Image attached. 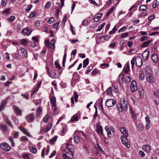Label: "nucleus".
Wrapping results in <instances>:
<instances>
[{"mask_svg": "<svg viewBox=\"0 0 159 159\" xmlns=\"http://www.w3.org/2000/svg\"><path fill=\"white\" fill-rule=\"evenodd\" d=\"M128 103L124 98L121 99L120 103L117 104L118 110L120 112H123L127 110Z\"/></svg>", "mask_w": 159, "mask_h": 159, "instance_id": "obj_1", "label": "nucleus"}, {"mask_svg": "<svg viewBox=\"0 0 159 159\" xmlns=\"http://www.w3.org/2000/svg\"><path fill=\"white\" fill-rule=\"evenodd\" d=\"M135 61L136 65L138 66H140L142 65L143 61L142 58L140 57L137 56L136 58L134 57L131 61L132 68L134 67Z\"/></svg>", "mask_w": 159, "mask_h": 159, "instance_id": "obj_2", "label": "nucleus"}, {"mask_svg": "<svg viewBox=\"0 0 159 159\" xmlns=\"http://www.w3.org/2000/svg\"><path fill=\"white\" fill-rule=\"evenodd\" d=\"M127 137H125L123 135H121L120 138L123 144L126 148H129L130 147V144L127 139Z\"/></svg>", "mask_w": 159, "mask_h": 159, "instance_id": "obj_3", "label": "nucleus"}, {"mask_svg": "<svg viewBox=\"0 0 159 159\" xmlns=\"http://www.w3.org/2000/svg\"><path fill=\"white\" fill-rule=\"evenodd\" d=\"M63 151L66 152L64 153L63 154L64 159H73V156L72 151H67L66 150H64Z\"/></svg>", "mask_w": 159, "mask_h": 159, "instance_id": "obj_4", "label": "nucleus"}, {"mask_svg": "<svg viewBox=\"0 0 159 159\" xmlns=\"http://www.w3.org/2000/svg\"><path fill=\"white\" fill-rule=\"evenodd\" d=\"M0 148L4 151L8 152L10 151L11 149L10 146L5 142H3L0 144Z\"/></svg>", "mask_w": 159, "mask_h": 159, "instance_id": "obj_5", "label": "nucleus"}, {"mask_svg": "<svg viewBox=\"0 0 159 159\" xmlns=\"http://www.w3.org/2000/svg\"><path fill=\"white\" fill-rule=\"evenodd\" d=\"M116 104V102L113 99H107L106 102V105L108 107H111Z\"/></svg>", "mask_w": 159, "mask_h": 159, "instance_id": "obj_6", "label": "nucleus"}, {"mask_svg": "<svg viewBox=\"0 0 159 159\" xmlns=\"http://www.w3.org/2000/svg\"><path fill=\"white\" fill-rule=\"evenodd\" d=\"M25 119L29 123L32 122L34 120V114L32 113L28 115L25 117Z\"/></svg>", "mask_w": 159, "mask_h": 159, "instance_id": "obj_7", "label": "nucleus"}, {"mask_svg": "<svg viewBox=\"0 0 159 159\" xmlns=\"http://www.w3.org/2000/svg\"><path fill=\"white\" fill-rule=\"evenodd\" d=\"M46 69L47 72L49 76L52 78L55 79L56 78V73L54 71H51L50 72H49V69L47 66L46 67Z\"/></svg>", "mask_w": 159, "mask_h": 159, "instance_id": "obj_8", "label": "nucleus"}, {"mask_svg": "<svg viewBox=\"0 0 159 159\" xmlns=\"http://www.w3.org/2000/svg\"><path fill=\"white\" fill-rule=\"evenodd\" d=\"M31 30L27 27L22 31V33L24 35L29 36L31 34Z\"/></svg>", "mask_w": 159, "mask_h": 159, "instance_id": "obj_9", "label": "nucleus"}, {"mask_svg": "<svg viewBox=\"0 0 159 159\" xmlns=\"http://www.w3.org/2000/svg\"><path fill=\"white\" fill-rule=\"evenodd\" d=\"M131 89L133 92H136L138 88L136 85V82L134 81H132L130 85Z\"/></svg>", "mask_w": 159, "mask_h": 159, "instance_id": "obj_10", "label": "nucleus"}, {"mask_svg": "<svg viewBox=\"0 0 159 159\" xmlns=\"http://www.w3.org/2000/svg\"><path fill=\"white\" fill-rule=\"evenodd\" d=\"M120 131L124 135V136L125 137H128V131L125 127H121L120 128Z\"/></svg>", "mask_w": 159, "mask_h": 159, "instance_id": "obj_11", "label": "nucleus"}, {"mask_svg": "<svg viewBox=\"0 0 159 159\" xmlns=\"http://www.w3.org/2000/svg\"><path fill=\"white\" fill-rule=\"evenodd\" d=\"M80 79V76L76 72L74 73L73 74L72 80L71 82H73L74 81H78Z\"/></svg>", "mask_w": 159, "mask_h": 159, "instance_id": "obj_12", "label": "nucleus"}, {"mask_svg": "<svg viewBox=\"0 0 159 159\" xmlns=\"http://www.w3.org/2000/svg\"><path fill=\"white\" fill-rule=\"evenodd\" d=\"M96 131L98 134H101L102 135H103L102 132V129L101 125L99 123H97L96 125Z\"/></svg>", "mask_w": 159, "mask_h": 159, "instance_id": "obj_13", "label": "nucleus"}, {"mask_svg": "<svg viewBox=\"0 0 159 159\" xmlns=\"http://www.w3.org/2000/svg\"><path fill=\"white\" fill-rule=\"evenodd\" d=\"M150 52L148 50H145L142 54V57L143 60L147 61Z\"/></svg>", "mask_w": 159, "mask_h": 159, "instance_id": "obj_14", "label": "nucleus"}, {"mask_svg": "<svg viewBox=\"0 0 159 159\" xmlns=\"http://www.w3.org/2000/svg\"><path fill=\"white\" fill-rule=\"evenodd\" d=\"M103 14L102 13H100L97 14L93 18V20L95 22H98L101 20Z\"/></svg>", "mask_w": 159, "mask_h": 159, "instance_id": "obj_15", "label": "nucleus"}, {"mask_svg": "<svg viewBox=\"0 0 159 159\" xmlns=\"http://www.w3.org/2000/svg\"><path fill=\"white\" fill-rule=\"evenodd\" d=\"M19 129L25 135H26L28 137L30 136V134L27 132L26 130L23 127L20 126L19 127Z\"/></svg>", "mask_w": 159, "mask_h": 159, "instance_id": "obj_16", "label": "nucleus"}, {"mask_svg": "<svg viewBox=\"0 0 159 159\" xmlns=\"http://www.w3.org/2000/svg\"><path fill=\"white\" fill-rule=\"evenodd\" d=\"M143 150L146 152H149L150 150V147L149 145H144L142 146Z\"/></svg>", "mask_w": 159, "mask_h": 159, "instance_id": "obj_17", "label": "nucleus"}, {"mask_svg": "<svg viewBox=\"0 0 159 159\" xmlns=\"http://www.w3.org/2000/svg\"><path fill=\"white\" fill-rule=\"evenodd\" d=\"M79 120L78 115L75 114L71 117V119L70 120V121L71 122H74L78 121Z\"/></svg>", "mask_w": 159, "mask_h": 159, "instance_id": "obj_18", "label": "nucleus"}, {"mask_svg": "<svg viewBox=\"0 0 159 159\" xmlns=\"http://www.w3.org/2000/svg\"><path fill=\"white\" fill-rule=\"evenodd\" d=\"M151 58L152 61L156 63H157L158 62V57L157 54L155 53L153 54L151 57Z\"/></svg>", "mask_w": 159, "mask_h": 159, "instance_id": "obj_19", "label": "nucleus"}, {"mask_svg": "<svg viewBox=\"0 0 159 159\" xmlns=\"http://www.w3.org/2000/svg\"><path fill=\"white\" fill-rule=\"evenodd\" d=\"M15 112L18 115H21L22 114V112L20 109L18 107L14 106L13 107Z\"/></svg>", "mask_w": 159, "mask_h": 159, "instance_id": "obj_20", "label": "nucleus"}, {"mask_svg": "<svg viewBox=\"0 0 159 159\" xmlns=\"http://www.w3.org/2000/svg\"><path fill=\"white\" fill-rule=\"evenodd\" d=\"M56 41L55 39H53L48 47L52 49H54L55 48V43Z\"/></svg>", "mask_w": 159, "mask_h": 159, "instance_id": "obj_21", "label": "nucleus"}, {"mask_svg": "<svg viewBox=\"0 0 159 159\" xmlns=\"http://www.w3.org/2000/svg\"><path fill=\"white\" fill-rule=\"evenodd\" d=\"M7 102V100H4L2 102V103L0 106V111L5 107V105Z\"/></svg>", "mask_w": 159, "mask_h": 159, "instance_id": "obj_22", "label": "nucleus"}, {"mask_svg": "<svg viewBox=\"0 0 159 159\" xmlns=\"http://www.w3.org/2000/svg\"><path fill=\"white\" fill-rule=\"evenodd\" d=\"M152 40H149L147 41H146L143 43L141 46L142 48L147 47L148 45L151 42Z\"/></svg>", "mask_w": 159, "mask_h": 159, "instance_id": "obj_23", "label": "nucleus"}, {"mask_svg": "<svg viewBox=\"0 0 159 159\" xmlns=\"http://www.w3.org/2000/svg\"><path fill=\"white\" fill-rule=\"evenodd\" d=\"M51 103L52 104L53 106L55 107L56 106V98L54 97H52L50 99Z\"/></svg>", "mask_w": 159, "mask_h": 159, "instance_id": "obj_24", "label": "nucleus"}, {"mask_svg": "<svg viewBox=\"0 0 159 159\" xmlns=\"http://www.w3.org/2000/svg\"><path fill=\"white\" fill-rule=\"evenodd\" d=\"M0 127L3 132H5L7 131V125L1 124L0 125Z\"/></svg>", "mask_w": 159, "mask_h": 159, "instance_id": "obj_25", "label": "nucleus"}, {"mask_svg": "<svg viewBox=\"0 0 159 159\" xmlns=\"http://www.w3.org/2000/svg\"><path fill=\"white\" fill-rule=\"evenodd\" d=\"M114 88V87H109L107 91V94L109 95H111L112 90Z\"/></svg>", "mask_w": 159, "mask_h": 159, "instance_id": "obj_26", "label": "nucleus"}, {"mask_svg": "<svg viewBox=\"0 0 159 159\" xmlns=\"http://www.w3.org/2000/svg\"><path fill=\"white\" fill-rule=\"evenodd\" d=\"M52 126V124L51 123L47 125L46 128L44 129L45 132H46L51 129Z\"/></svg>", "mask_w": 159, "mask_h": 159, "instance_id": "obj_27", "label": "nucleus"}, {"mask_svg": "<svg viewBox=\"0 0 159 159\" xmlns=\"http://www.w3.org/2000/svg\"><path fill=\"white\" fill-rule=\"evenodd\" d=\"M42 108L41 107H38L36 110V114L37 116H39L41 114L42 112Z\"/></svg>", "mask_w": 159, "mask_h": 159, "instance_id": "obj_28", "label": "nucleus"}, {"mask_svg": "<svg viewBox=\"0 0 159 159\" xmlns=\"http://www.w3.org/2000/svg\"><path fill=\"white\" fill-rule=\"evenodd\" d=\"M123 71L125 73L127 74L130 71L129 66V64H127L125 68H124Z\"/></svg>", "mask_w": 159, "mask_h": 159, "instance_id": "obj_29", "label": "nucleus"}, {"mask_svg": "<svg viewBox=\"0 0 159 159\" xmlns=\"http://www.w3.org/2000/svg\"><path fill=\"white\" fill-rule=\"evenodd\" d=\"M148 7L145 5H142L139 7V10L142 11H144L147 9Z\"/></svg>", "mask_w": 159, "mask_h": 159, "instance_id": "obj_30", "label": "nucleus"}, {"mask_svg": "<svg viewBox=\"0 0 159 159\" xmlns=\"http://www.w3.org/2000/svg\"><path fill=\"white\" fill-rule=\"evenodd\" d=\"M57 136H55L52 139L50 140V144H54V143L57 140Z\"/></svg>", "mask_w": 159, "mask_h": 159, "instance_id": "obj_31", "label": "nucleus"}, {"mask_svg": "<svg viewBox=\"0 0 159 159\" xmlns=\"http://www.w3.org/2000/svg\"><path fill=\"white\" fill-rule=\"evenodd\" d=\"M144 77V74L142 71H139V79L141 80H143Z\"/></svg>", "mask_w": 159, "mask_h": 159, "instance_id": "obj_32", "label": "nucleus"}, {"mask_svg": "<svg viewBox=\"0 0 159 159\" xmlns=\"http://www.w3.org/2000/svg\"><path fill=\"white\" fill-rule=\"evenodd\" d=\"M89 63V59L88 58H86L83 61V67L85 68L88 65Z\"/></svg>", "mask_w": 159, "mask_h": 159, "instance_id": "obj_33", "label": "nucleus"}, {"mask_svg": "<svg viewBox=\"0 0 159 159\" xmlns=\"http://www.w3.org/2000/svg\"><path fill=\"white\" fill-rule=\"evenodd\" d=\"M29 149L30 152L33 153H35L37 152V150L36 148L33 147H30Z\"/></svg>", "mask_w": 159, "mask_h": 159, "instance_id": "obj_34", "label": "nucleus"}, {"mask_svg": "<svg viewBox=\"0 0 159 159\" xmlns=\"http://www.w3.org/2000/svg\"><path fill=\"white\" fill-rule=\"evenodd\" d=\"M131 81V78L129 76L125 77L124 79V82L125 83H128L129 82Z\"/></svg>", "mask_w": 159, "mask_h": 159, "instance_id": "obj_35", "label": "nucleus"}, {"mask_svg": "<svg viewBox=\"0 0 159 159\" xmlns=\"http://www.w3.org/2000/svg\"><path fill=\"white\" fill-rule=\"evenodd\" d=\"M114 6H113L110 8L106 14L107 16H108L110 14H111L114 9Z\"/></svg>", "mask_w": 159, "mask_h": 159, "instance_id": "obj_36", "label": "nucleus"}, {"mask_svg": "<svg viewBox=\"0 0 159 159\" xmlns=\"http://www.w3.org/2000/svg\"><path fill=\"white\" fill-rule=\"evenodd\" d=\"M66 148L67 149H65V150H66V151H72L71 150L73 148V146L72 145L69 144H66Z\"/></svg>", "mask_w": 159, "mask_h": 159, "instance_id": "obj_37", "label": "nucleus"}, {"mask_svg": "<svg viewBox=\"0 0 159 159\" xmlns=\"http://www.w3.org/2000/svg\"><path fill=\"white\" fill-rule=\"evenodd\" d=\"M74 139L75 142L76 143H79L80 141V137L78 135H75L74 137Z\"/></svg>", "mask_w": 159, "mask_h": 159, "instance_id": "obj_38", "label": "nucleus"}, {"mask_svg": "<svg viewBox=\"0 0 159 159\" xmlns=\"http://www.w3.org/2000/svg\"><path fill=\"white\" fill-rule=\"evenodd\" d=\"M16 19V17L14 16H11L7 19V20L10 22H12L14 21Z\"/></svg>", "mask_w": 159, "mask_h": 159, "instance_id": "obj_39", "label": "nucleus"}, {"mask_svg": "<svg viewBox=\"0 0 159 159\" xmlns=\"http://www.w3.org/2000/svg\"><path fill=\"white\" fill-rule=\"evenodd\" d=\"M5 122L9 126H10L11 128L12 129H13V127L12 125L11 124V122L7 118L5 120Z\"/></svg>", "mask_w": 159, "mask_h": 159, "instance_id": "obj_40", "label": "nucleus"}, {"mask_svg": "<svg viewBox=\"0 0 159 159\" xmlns=\"http://www.w3.org/2000/svg\"><path fill=\"white\" fill-rule=\"evenodd\" d=\"M20 49L21 52L23 54L25 57H27V53L26 50L23 48H21Z\"/></svg>", "mask_w": 159, "mask_h": 159, "instance_id": "obj_41", "label": "nucleus"}, {"mask_svg": "<svg viewBox=\"0 0 159 159\" xmlns=\"http://www.w3.org/2000/svg\"><path fill=\"white\" fill-rule=\"evenodd\" d=\"M147 80L148 82L150 83H152L153 81L152 77L151 76H147Z\"/></svg>", "mask_w": 159, "mask_h": 159, "instance_id": "obj_42", "label": "nucleus"}, {"mask_svg": "<svg viewBox=\"0 0 159 159\" xmlns=\"http://www.w3.org/2000/svg\"><path fill=\"white\" fill-rule=\"evenodd\" d=\"M50 116L48 115H47L43 118V121L44 122H46L48 121L49 119Z\"/></svg>", "mask_w": 159, "mask_h": 159, "instance_id": "obj_43", "label": "nucleus"}, {"mask_svg": "<svg viewBox=\"0 0 159 159\" xmlns=\"http://www.w3.org/2000/svg\"><path fill=\"white\" fill-rule=\"evenodd\" d=\"M144 128V126L143 125L141 124H139L138 126V129L140 131H142Z\"/></svg>", "mask_w": 159, "mask_h": 159, "instance_id": "obj_44", "label": "nucleus"}, {"mask_svg": "<svg viewBox=\"0 0 159 159\" xmlns=\"http://www.w3.org/2000/svg\"><path fill=\"white\" fill-rule=\"evenodd\" d=\"M105 25V23H102L101 25H100L98 27V29L97 30V31H100L102 28H103V27Z\"/></svg>", "mask_w": 159, "mask_h": 159, "instance_id": "obj_45", "label": "nucleus"}, {"mask_svg": "<svg viewBox=\"0 0 159 159\" xmlns=\"http://www.w3.org/2000/svg\"><path fill=\"white\" fill-rule=\"evenodd\" d=\"M27 43V41L25 39H22L20 41V43L22 45H26Z\"/></svg>", "mask_w": 159, "mask_h": 159, "instance_id": "obj_46", "label": "nucleus"}, {"mask_svg": "<svg viewBox=\"0 0 159 159\" xmlns=\"http://www.w3.org/2000/svg\"><path fill=\"white\" fill-rule=\"evenodd\" d=\"M51 5V2H48L46 3V4L45 6V7L47 8H49Z\"/></svg>", "mask_w": 159, "mask_h": 159, "instance_id": "obj_47", "label": "nucleus"}, {"mask_svg": "<svg viewBox=\"0 0 159 159\" xmlns=\"http://www.w3.org/2000/svg\"><path fill=\"white\" fill-rule=\"evenodd\" d=\"M37 15L36 12H33L30 14L29 17L30 18H32L35 16Z\"/></svg>", "mask_w": 159, "mask_h": 159, "instance_id": "obj_48", "label": "nucleus"}, {"mask_svg": "<svg viewBox=\"0 0 159 159\" xmlns=\"http://www.w3.org/2000/svg\"><path fill=\"white\" fill-rule=\"evenodd\" d=\"M55 65L56 68H58L59 70L61 69V66L58 62L55 61Z\"/></svg>", "mask_w": 159, "mask_h": 159, "instance_id": "obj_49", "label": "nucleus"}, {"mask_svg": "<svg viewBox=\"0 0 159 159\" xmlns=\"http://www.w3.org/2000/svg\"><path fill=\"white\" fill-rule=\"evenodd\" d=\"M124 77V75L122 74H120L119 75V81L122 80Z\"/></svg>", "mask_w": 159, "mask_h": 159, "instance_id": "obj_50", "label": "nucleus"}, {"mask_svg": "<svg viewBox=\"0 0 159 159\" xmlns=\"http://www.w3.org/2000/svg\"><path fill=\"white\" fill-rule=\"evenodd\" d=\"M28 138L26 136L21 137L20 138L21 141H27L28 140Z\"/></svg>", "mask_w": 159, "mask_h": 159, "instance_id": "obj_51", "label": "nucleus"}, {"mask_svg": "<svg viewBox=\"0 0 159 159\" xmlns=\"http://www.w3.org/2000/svg\"><path fill=\"white\" fill-rule=\"evenodd\" d=\"M22 156L25 159H29V155L27 153H24Z\"/></svg>", "mask_w": 159, "mask_h": 159, "instance_id": "obj_52", "label": "nucleus"}, {"mask_svg": "<svg viewBox=\"0 0 159 159\" xmlns=\"http://www.w3.org/2000/svg\"><path fill=\"white\" fill-rule=\"evenodd\" d=\"M46 51V49H43L41 52V56H43L45 54Z\"/></svg>", "mask_w": 159, "mask_h": 159, "instance_id": "obj_53", "label": "nucleus"}, {"mask_svg": "<svg viewBox=\"0 0 159 159\" xmlns=\"http://www.w3.org/2000/svg\"><path fill=\"white\" fill-rule=\"evenodd\" d=\"M54 21V18L53 17L49 19L48 21V22L49 24H51Z\"/></svg>", "mask_w": 159, "mask_h": 159, "instance_id": "obj_54", "label": "nucleus"}, {"mask_svg": "<svg viewBox=\"0 0 159 159\" xmlns=\"http://www.w3.org/2000/svg\"><path fill=\"white\" fill-rule=\"evenodd\" d=\"M139 155L142 157H144L145 156V154L144 152L141 150L139 151Z\"/></svg>", "mask_w": 159, "mask_h": 159, "instance_id": "obj_55", "label": "nucleus"}, {"mask_svg": "<svg viewBox=\"0 0 159 159\" xmlns=\"http://www.w3.org/2000/svg\"><path fill=\"white\" fill-rule=\"evenodd\" d=\"M56 151L55 150L53 151L51 153L50 155L49 156V158H52L53 156H54L56 153Z\"/></svg>", "mask_w": 159, "mask_h": 159, "instance_id": "obj_56", "label": "nucleus"}, {"mask_svg": "<svg viewBox=\"0 0 159 159\" xmlns=\"http://www.w3.org/2000/svg\"><path fill=\"white\" fill-rule=\"evenodd\" d=\"M74 98H75V101L76 102H77L78 101V95H77V93L75 92L74 93Z\"/></svg>", "mask_w": 159, "mask_h": 159, "instance_id": "obj_57", "label": "nucleus"}, {"mask_svg": "<svg viewBox=\"0 0 159 159\" xmlns=\"http://www.w3.org/2000/svg\"><path fill=\"white\" fill-rule=\"evenodd\" d=\"M126 27H125V26H124V27H122V28H120V29L118 30V32L119 33H120L121 32H123L126 29Z\"/></svg>", "mask_w": 159, "mask_h": 159, "instance_id": "obj_58", "label": "nucleus"}, {"mask_svg": "<svg viewBox=\"0 0 159 159\" xmlns=\"http://www.w3.org/2000/svg\"><path fill=\"white\" fill-rule=\"evenodd\" d=\"M21 96L26 99L28 100L29 98V95H26L25 94H22Z\"/></svg>", "mask_w": 159, "mask_h": 159, "instance_id": "obj_59", "label": "nucleus"}, {"mask_svg": "<svg viewBox=\"0 0 159 159\" xmlns=\"http://www.w3.org/2000/svg\"><path fill=\"white\" fill-rule=\"evenodd\" d=\"M148 38V37L146 36L141 37L140 38V40L141 41H143L144 40H147Z\"/></svg>", "mask_w": 159, "mask_h": 159, "instance_id": "obj_60", "label": "nucleus"}, {"mask_svg": "<svg viewBox=\"0 0 159 159\" xmlns=\"http://www.w3.org/2000/svg\"><path fill=\"white\" fill-rule=\"evenodd\" d=\"M153 93L154 96L159 97V89L157 90V92H154Z\"/></svg>", "mask_w": 159, "mask_h": 159, "instance_id": "obj_61", "label": "nucleus"}, {"mask_svg": "<svg viewBox=\"0 0 159 159\" xmlns=\"http://www.w3.org/2000/svg\"><path fill=\"white\" fill-rule=\"evenodd\" d=\"M7 2L6 0H2L1 1V4L3 6H5L6 5Z\"/></svg>", "mask_w": 159, "mask_h": 159, "instance_id": "obj_62", "label": "nucleus"}, {"mask_svg": "<svg viewBox=\"0 0 159 159\" xmlns=\"http://www.w3.org/2000/svg\"><path fill=\"white\" fill-rule=\"evenodd\" d=\"M103 39L105 40H108L110 38V37L109 35L103 36Z\"/></svg>", "mask_w": 159, "mask_h": 159, "instance_id": "obj_63", "label": "nucleus"}, {"mask_svg": "<svg viewBox=\"0 0 159 159\" xmlns=\"http://www.w3.org/2000/svg\"><path fill=\"white\" fill-rule=\"evenodd\" d=\"M59 22H57L54 24L53 25V28L57 29V27L59 25Z\"/></svg>", "mask_w": 159, "mask_h": 159, "instance_id": "obj_64", "label": "nucleus"}]
</instances>
